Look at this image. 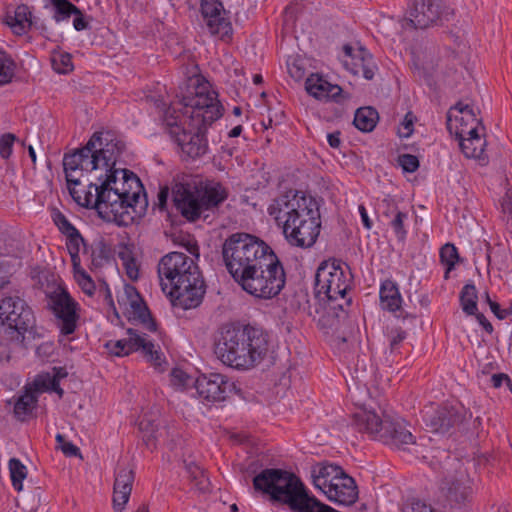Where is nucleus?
<instances>
[{"instance_id": "nucleus-1", "label": "nucleus", "mask_w": 512, "mask_h": 512, "mask_svg": "<svg viewBox=\"0 0 512 512\" xmlns=\"http://www.w3.org/2000/svg\"><path fill=\"white\" fill-rule=\"evenodd\" d=\"M124 144L110 132H95L86 145L65 154L63 167L69 193L107 222L128 226L148 207L145 189L132 171L116 168Z\"/></svg>"}, {"instance_id": "nucleus-2", "label": "nucleus", "mask_w": 512, "mask_h": 512, "mask_svg": "<svg viewBox=\"0 0 512 512\" xmlns=\"http://www.w3.org/2000/svg\"><path fill=\"white\" fill-rule=\"evenodd\" d=\"M180 90L176 97L184 111L178 112L173 103L164 113V122L184 154L190 158L201 157L208 150L207 127L222 116L224 109L218 94L201 76L190 77L185 91L182 87Z\"/></svg>"}, {"instance_id": "nucleus-3", "label": "nucleus", "mask_w": 512, "mask_h": 512, "mask_svg": "<svg viewBox=\"0 0 512 512\" xmlns=\"http://www.w3.org/2000/svg\"><path fill=\"white\" fill-rule=\"evenodd\" d=\"M268 213L282 225L283 234L290 245L310 248L316 243L321 219L317 202L311 196L290 189L272 201Z\"/></svg>"}, {"instance_id": "nucleus-4", "label": "nucleus", "mask_w": 512, "mask_h": 512, "mask_svg": "<svg viewBox=\"0 0 512 512\" xmlns=\"http://www.w3.org/2000/svg\"><path fill=\"white\" fill-rule=\"evenodd\" d=\"M158 276L162 291L174 307L196 308L206 291L204 280L195 261L182 252H171L161 258Z\"/></svg>"}, {"instance_id": "nucleus-5", "label": "nucleus", "mask_w": 512, "mask_h": 512, "mask_svg": "<svg viewBox=\"0 0 512 512\" xmlns=\"http://www.w3.org/2000/svg\"><path fill=\"white\" fill-rule=\"evenodd\" d=\"M269 351L268 334L250 325H225L216 344L221 362L237 370H249L260 364Z\"/></svg>"}, {"instance_id": "nucleus-6", "label": "nucleus", "mask_w": 512, "mask_h": 512, "mask_svg": "<svg viewBox=\"0 0 512 512\" xmlns=\"http://www.w3.org/2000/svg\"><path fill=\"white\" fill-rule=\"evenodd\" d=\"M274 254L268 244L248 233L231 234L222 245L223 262L235 281L246 273L260 269L268 256Z\"/></svg>"}, {"instance_id": "nucleus-7", "label": "nucleus", "mask_w": 512, "mask_h": 512, "mask_svg": "<svg viewBox=\"0 0 512 512\" xmlns=\"http://www.w3.org/2000/svg\"><path fill=\"white\" fill-rule=\"evenodd\" d=\"M352 425L393 448L405 450L415 444L410 425L398 415L385 414L380 418L374 411L362 410L353 415Z\"/></svg>"}, {"instance_id": "nucleus-8", "label": "nucleus", "mask_w": 512, "mask_h": 512, "mask_svg": "<svg viewBox=\"0 0 512 512\" xmlns=\"http://www.w3.org/2000/svg\"><path fill=\"white\" fill-rule=\"evenodd\" d=\"M226 197L220 184L203 186L196 182H179L172 187L175 209L190 222L201 218L206 211L218 207Z\"/></svg>"}, {"instance_id": "nucleus-9", "label": "nucleus", "mask_w": 512, "mask_h": 512, "mask_svg": "<svg viewBox=\"0 0 512 512\" xmlns=\"http://www.w3.org/2000/svg\"><path fill=\"white\" fill-rule=\"evenodd\" d=\"M346 270L340 262H323L317 269L315 275V296L319 301L326 302L330 309H339L344 313V305L350 304L346 299V293L351 284V273L349 267Z\"/></svg>"}, {"instance_id": "nucleus-10", "label": "nucleus", "mask_w": 512, "mask_h": 512, "mask_svg": "<svg viewBox=\"0 0 512 512\" xmlns=\"http://www.w3.org/2000/svg\"><path fill=\"white\" fill-rule=\"evenodd\" d=\"M241 276L235 282L248 294L271 299L277 296L285 286L286 274L276 254L268 256L260 269Z\"/></svg>"}, {"instance_id": "nucleus-11", "label": "nucleus", "mask_w": 512, "mask_h": 512, "mask_svg": "<svg viewBox=\"0 0 512 512\" xmlns=\"http://www.w3.org/2000/svg\"><path fill=\"white\" fill-rule=\"evenodd\" d=\"M0 319L7 325V339L27 348V340L34 337L35 317L26 301L17 295L4 297L0 302Z\"/></svg>"}, {"instance_id": "nucleus-12", "label": "nucleus", "mask_w": 512, "mask_h": 512, "mask_svg": "<svg viewBox=\"0 0 512 512\" xmlns=\"http://www.w3.org/2000/svg\"><path fill=\"white\" fill-rule=\"evenodd\" d=\"M407 15V20L414 28L427 29L450 22L454 16V9L444 0H414Z\"/></svg>"}, {"instance_id": "nucleus-13", "label": "nucleus", "mask_w": 512, "mask_h": 512, "mask_svg": "<svg viewBox=\"0 0 512 512\" xmlns=\"http://www.w3.org/2000/svg\"><path fill=\"white\" fill-rule=\"evenodd\" d=\"M127 335L128 337L124 339L108 341L105 344L108 352L121 357L134 351H141L144 357L154 366L161 365L162 353L147 334L135 329H128Z\"/></svg>"}, {"instance_id": "nucleus-14", "label": "nucleus", "mask_w": 512, "mask_h": 512, "mask_svg": "<svg viewBox=\"0 0 512 512\" xmlns=\"http://www.w3.org/2000/svg\"><path fill=\"white\" fill-rule=\"evenodd\" d=\"M49 307L57 320L60 333L62 335L73 334L80 319L79 304L68 291L59 287L51 293L49 295Z\"/></svg>"}, {"instance_id": "nucleus-15", "label": "nucleus", "mask_w": 512, "mask_h": 512, "mask_svg": "<svg viewBox=\"0 0 512 512\" xmlns=\"http://www.w3.org/2000/svg\"><path fill=\"white\" fill-rule=\"evenodd\" d=\"M198 396L207 402L224 401L235 389L234 382L220 373L200 375L194 382Z\"/></svg>"}, {"instance_id": "nucleus-16", "label": "nucleus", "mask_w": 512, "mask_h": 512, "mask_svg": "<svg viewBox=\"0 0 512 512\" xmlns=\"http://www.w3.org/2000/svg\"><path fill=\"white\" fill-rule=\"evenodd\" d=\"M200 11L211 34L228 33L230 22L219 0H201Z\"/></svg>"}, {"instance_id": "nucleus-17", "label": "nucleus", "mask_w": 512, "mask_h": 512, "mask_svg": "<svg viewBox=\"0 0 512 512\" xmlns=\"http://www.w3.org/2000/svg\"><path fill=\"white\" fill-rule=\"evenodd\" d=\"M461 422V413L456 407L450 405L441 406L425 416L426 427L433 433H447Z\"/></svg>"}, {"instance_id": "nucleus-18", "label": "nucleus", "mask_w": 512, "mask_h": 512, "mask_svg": "<svg viewBox=\"0 0 512 512\" xmlns=\"http://www.w3.org/2000/svg\"><path fill=\"white\" fill-rule=\"evenodd\" d=\"M325 494L330 501L345 506L354 504L358 499L355 480L346 473L330 485V488L325 490Z\"/></svg>"}, {"instance_id": "nucleus-19", "label": "nucleus", "mask_w": 512, "mask_h": 512, "mask_svg": "<svg viewBox=\"0 0 512 512\" xmlns=\"http://www.w3.org/2000/svg\"><path fill=\"white\" fill-rule=\"evenodd\" d=\"M123 297H125V304L131 307L134 318L140 320L148 331H156V323L151 318V314L147 306L133 285L126 284L124 286Z\"/></svg>"}, {"instance_id": "nucleus-20", "label": "nucleus", "mask_w": 512, "mask_h": 512, "mask_svg": "<svg viewBox=\"0 0 512 512\" xmlns=\"http://www.w3.org/2000/svg\"><path fill=\"white\" fill-rule=\"evenodd\" d=\"M445 490L447 500L451 504H463L472 494L471 480L464 472L447 479L442 487Z\"/></svg>"}, {"instance_id": "nucleus-21", "label": "nucleus", "mask_w": 512, "mask_h": 512, "mask_svg": "<svg viewBox=\"0 0 512 512\" xmlns=\"http://www.w3.org/2000/svg\"><path fill=\"white\" fill-rule=\"evenodd\" d=\"M344 66L354 75L362 74L367 80L373 79L377 66L372 55L364 48L357 50L355 60H343Z\"/></svg>"}, {"instance_id": "nucleus-22", "label": "nucleus", "mask_w": 512, "mask_h": 512, "mask_svg": "<svg viewBox=\"0 0 512 512\" xmlns=\"http://www.w3.org/2000/svg\"><path fill=\"white\" fill-rule=\"evenodd\" d=\"M344 473L343 469L337 465L318 464L312 468L311 477L314 486L325 493V490L337 482L338 478L342 477Z\"/></svg>"}, {"instance_id": "nucleus-23", "label": "nucleus", "mask_w": 512, "mask_h": 512, "mask_svg": "<svg viewBox=\"0 0 512 512\" xmlns=\"http://www.w3.org/2000/svg\"><path fill=\"white\" fill-rule=\"evenodd\" d=\"M455 109L459 114H463V119L470 121V126L468 129L459 128L458 125L455 126L456 139L468 137H483L480 131H484L485 128L482 125L481 120L476 117L474 109L470 105L463 104L461 102L455 105Z\"/></svg>"}, {"instance_id": "nucleus-24", "label": "nucleus", "mask_w": 512, "mask_h": 512, "mask_svg": "<svg viewBox=\"0 0 512 512\" xmlns=\"http://www.w3.org/2000/svg\"><path fill=\"white\" fill-rule=\"evenodd\" d=\"M44 382L36 379L32 385L25 388L24 393L17 399L14 412L18 417L32 412L38 401V394L44 390Z\"/></svg>"}, {"instance_id": "nucleus-25", "label": "nucleus", "mask_w": 512, "mask_h": 512, "mask_svg": "<svg viewBox=\"0 0 512 512\" xmlns=\"http://www.w3.org/2000/svg\"><path fill=\"white\" fill-rule=\"evenodd\" d=\"M307 92L317 99H335L342 91L338 85H332L317 74H311L305 82Z\"/></svg>"}, {"instance_id": "nucleus-26", "label": "nucleus", "mask_w": 512, "mask_h": 512, "mask_svg": "<svg viewBox=\"0 0 512 512\" xmlns=\"http://www.w3.org/2000/svg\"><path fill=\"white\" fill-rule=\"evenodd\" d=\"M379 294L383 309L393 313L400 311L402 297L395 282L391 280L382 282Z\"/></svg>"}, {"instance_id": "nucleus-27", "label": "nucleus", "mask_w": 512, "mask_h": 512, "mask_svg": "<svg viewBox=\"0 0 512 512\" xmlns=\"http://www.w3.org/2000/svg\"><path fill=\"white\" fill-rule=\"evenodd\" d=\"M32 14L27 5H19L13 15H7L6 23L13 29L14 33L21 35L32 25Z\"/></svg>"}, {"instance_id": "nucleus-28", "label": "nucleus", "mask_w": 512, "mask_h": 512, "mask_svg": "<svg viewBox=\"0 0 512 512\" xmlns=\"http://www.w3.org/2000/svg\"><path fill=\"white\" fill-rule=\"evenodd\" d=\"M457 140L461 151L467 158L485 159L486 140L483 137H468Z\"/></svg>"}, {"instance_id": "nucleus-29", "label": "nucleus", "mask_w": 512, "mask_h": 512, "mask_svg": "<svg viewBox=\"0 0 512 512\" xmlns=\"http://www.w3.org/2000/svg\"><path fill=\"white\" fill-rule=\"evenodd\" d=\"M378 113L372 107H361L355 112L353 123L362 132H371L377 123Z\"/></svg>"}, {"instance_id": "nucleus-30", "label": "nucleus", "mask_w": 512, "mask_h": 512, "mask_svg": "<svg viewBox=\"0 0 512 512\" xmlns=\"http://www.w3.org/2000/svg\"><path fill=\"white\" fill-rule=\"evenodd\" d=\"M388 211L384 212V215L389 217L392 216V219L389 222V225L393 229L396 234L398 240H404L407 235V231L404 226V222L408 220V214L398 210L395 205L388 204Z\"/></svg>"}, {"instance_id": "nucleus-31", "label": "nucleus", "mask_w": 512, "mask_h": 512, "mask_svg": "<svg viewBox=\"0 0 512 512\" xmlns=\"http://www.w3.org/2000/svg\"><path fill=\"white\" fill-rule=\"evenodd\" d=\"M477 290L475 285L466 284L460 292V303L467 315H475L477 312Z\"/></svg>"}, {"instance_id": "nucleus-32", "label": "nucleus", "mask_w": 512, "mask_h": 512, "mask_svg": "<svg viewBox=\"0 0 512 512\" xmlns=\"http://www.w3.org/2000/svg\"><path fill=\"white\" fill-rule=\"evenodd\" d=\"M81 245L84 247V251H85L86 250L85 241L78 230L75 231L74 233H70V234L66 235V246H67V250L70 254L73 267H78L79 263H81V260L79 257Z\"/></svg>"}, {"instance_id": "nucleus-33", "label": "nucleus", "mask_w": 512, "mask_h": 512, "mask_svg": "<svg viewBox=\"0 0 512 512\" xmlns=\"http://www.w3.org/2000/svg\"><path fill=\"white\" fill-rule=\"evenodd\" d=\"M53 6V19L59 23L67 20L71 15L80 14V9L68 0H51Z\"/></svg>"}, {"instance_id": "nucleus-34", "label": "nucleus", "mask_w": 512, "mask_h": 512, "mask_svg": "<svg viewBox=\"0 0 512 512\" xmlns=\"http://www.w3.org/2000/svg\"><path fill=\"white\" fill-rule=\"evenodd\" d=\"M9 470L14 489L20 492L23 488V480L27 476V468L16 458L9 460Z\"/></svg>"}, {"instance_id": "nucleus-35", "label": "nucleus", "mask_w": 512, "mask_h": 512, "mask_svg": "<svg viewBox=\"0 0 512 512\" xmlns=\"http://www.w3.org/2000/svg\"><path fill=\"white\" fill-rule=\"evenodd\" d=\"M440 260L441 263L446 266L445 278L449 277L450 271H452L459 260V254L457 248L451 244L446 243L440 249Z\"/></svg>"}, {"instance_id": "nucleus-36", "label": "nucleus", "mask_w": 512, "mask_h": 512, "mask_svg": "<svg viewBox=\"0 0 512 512\" xmlns=\"http://www.w3.org/2000/svg\"><path fill=\"white\" fill-rule=\"evenodd\" d=\"M14 74V61L0 49V86L10 83Z\"/></svg>"}, {"instance_id": "nucleus-37", "label": "nucleus", "mask_w": 512, "mask_h": 512, "mask_svg": "<svg viewBox=\"0 0 512 512\" xmlns=\"http://www.w3.org/2000/svg\"><path fill=\"white\" fill-rule=\"evenodd\" d=\"M73 269L74 278L77 281L78 285L81 287L82 291L85 294L92 296L95 292V284L92 278L81 267V263H79L78 267H73Z\"/></svg>"}, {"instance_id": "nucleus-38", "label": "nucleus", "mask_w": 512, "mask_h": 512, "mask_svg": "<svg viewBox=\"0 0 512 512\" xmlns=\"http://www.w3.org/2000/svg\"><path fill=\"white\" fill-rule=\"evenodd\" d=\"M134 481V473L129 468H120L116 474L114 482V490H124L131 492Z\"/></svg>"}, {"instance_id": "nucleus-39", "label": "nucleus", "mask_w": 512, "mask_h": 512, "mask_svg": "<svg viewBox=\"0 0 512 512\" xmlns=\"http://www.w3.org/2000/svg\"><path fill=\"white\" fill-rule=\"evenodd\" d=\"M186 470L192 482L202 491L207 489L208 478L205 472L197 464L190 462L186 464Z\"/></svg>"}, {"instance_id": "nucleus-40", "label": "nucleus", "mask_w": 512, "mask_h": 512, "mask_svg": "<svg viewBox=\"0 0 512 512\" xmlns=\"http://www.w3.org/2000/svg\"><path fill=\"white\" fill-rule=\"evenodd\" d=\"M119 258L122 260L127 276L133 281L137 280L139 277V268L131 252L128 250L121 251L119 252Z\"/></svg>"}, {"instance_id": "nucleus-41", "label": "nucleus", "mask_w": 512, "mask_h": 512, "mask_svg": "<svg viewBox=\"0 0 512 512\" xmlns=\"http://www.w3.org/2000/svg\"><path fill=\"white\" fill-rule=\"evenodd\" d=\"M193 379L183 370L174 368L170 373V383L176 389H186L194 385Z\"/></svg>"}, {"instance_id": "nucleus-42", "label": "nucleus", "mask_w": 512, "mask_h": 512, "mask_svg": "<svg viewBox=\"0 0 512 512\" xmlns=\"http://www.w3.org/2000/svg\"><path fill=\"white\" fill-rule=\"evenodd\" d=\"M53 221L55 225L58 227L59 231L63 235H68L70 233H74L78 229L74 225L70 223V221L66 218V216L60 212L59 210H55L52 214Z\"/></svg>"}, {"instance_id": "nucleus-43", "label": "nucleus", "mask_w": 512, "mask_h": 512, "mask_svg": "<svg viewBox=\"0 0 512 512\" xmlns=\"http://www.w3.org/2000/svg\"><path fill=\"white\" fill-rule=\"evenodd\" d=\"M457 111L455 109V106L452 107L449 112L447 113V129L451 134H455V126L458 125L459 128H466L468 129L470 126V121H467L466 119H463V114H460L461 116L458 117L457 115L453 116V112Z\"/></svg>"}, {"instance_id": "nucleus-44", "label": "nucleus", "mask_w": 512, "mask_h": 512, "mask_svg": "<svg viewBox=\"0 0 512 512\" xmlns=\"http://www.w3.org/2000/svg\"><path fill=\"white\" fill-rule=\"evenodd\" d=\"M52 65L57 73L65 74L72 70V62L69 54H60L58 57H53Z\"/></svg>"}, {"instance_id": "nucleus-45", "label": "nucleus", "mask_w": 512, "mask_h": 512, "mask_svg": "<svg viewBox=\"0 0 512 512\" xmlns=\"http://www.w3.org/2000/svg\"><path fill=\"white\" fill-rule=\"evenodd\" d=\"M398 164L404 172L413 173L419 168V160L415 155L402 154L398 157Z\"/></svg>"}, {"instance_id": "nucleus-46", "label": "nucleus", "mask_w": 512, "mask_h": 512, "mask_svg": "<svg viewBox=\"0 0 512 512\" xmlns=\"http://www.w3.org/2000/svg\"><path fill=\"white\" fill-rule=\"evenodd\" d=\"M407 333L401 328L392 329L389 335V347L391 353L398 352L400 345L406 339Z\"/></svg>"}, {"instance_id": "nucleus-47", "label": "nucleus", "mask_w": 512, "mask_h": 512, "mask_svg": "<svg viewBox=\"0 0 512 512\" xmlns=\"http://www.w3.org/2000/svg\"><path fill=\"white\" fill-rule=\"evenodd\" d=\"M15 140L16 137L12 133L3 134L0 137V156L3 159H8L11 156Z\"/></svg>"}, {"instance_id": "nucleus-48", "label": "nucleus", "mask_w": 512, "mask_h": 512, "mask_svg": "<svg viewBox=\"0 0 512 512\" xmlns=\"http://www.w3.org/2000/svg\"><path fill=\"white\" fill-rule=\"evenodd\" d=\"M287 69L289 75L295 80L300 81L305 77V68L302 60L293 59L287 62Z\"/></svg>"}, {"instance_id": "nucleus-49", "label": "nucleus", "mask_w": 512, "mask_h": 512, "mask_svg": "<svg viewBox=\"0 0 512 512\" xmlns=\"http://www.w3.org/2000/svg\"><path fill=\"white\" fill-rule=\"evenodd\" d=\"M414 120L415 116L412 112H408L403 121L400 123L398 127V134L402 138H408L412 135L414 130Z\"/></svg>"}, {"instance_id": "nucleus-50", "label": "nucleus", "mask_w": 512, "mask_h": 512, "mask_svg": "<svg viewBox=\"0 0 512 512\" xmlns=\"http://www.w3.org/2000/svg\"><path fill=\"white\" fill-rule=\"evenodd\" d=\"M14 347L20 346L12 343L6 336L3 340H0V364L8 363L10 361Z\"/></svg>"}, {"instance_id": "nucleus-51", "label": "nucleus", "mask_w": 512, "mask_h": 512, "mask_svg": "<svg viewBox=\"0 0 512 512\" xmlns=\"http://www.w3.org/2000/svg\"><path fill=\"white\" fill-rule=\"evenodd\" d=\"M130 494H131V492L124 491V490L117 489V490L113 491V504H114V509L117 512H121L124 509L126 503L129 500Z\"/></svg>"}, {"instance_id": "nucleus-52", "label": "nucleus", "mask_w": 512, "mask_h": 512, "mask_svg": "<svg viewBox=\"0 0 512 512\" xmlns=\"http://www.w3.org/2000/svg\"><path fill=\"white\" fill-rule=\"evenodd\" d=\"M60 449L67 457H82L80 449L69 441L61 445Z\"/></svg>"}, {"instance_id": "nucleus-53", "label": "nucleus", "mask_w": 512, "mask_h": 512, "mask_svg": "<svg viewBox=\"0 0 512 512\" xmlns=\"http://www.w3.org/2000/svg\"><path fill=\"white\" fill-rule=\"evenodd\" d=\"M503 382H505L507 384L508 388L510 389V387L512 386V381L508 377V375H506L504 373H498V374L492 375L491 383H492L493 387L499 388V387H501Z\"/></svg>"}, {"instance_id": "nucleus-54", "label": "nucleus", "mask_w": 512, "mask_h": 512, "mask_svg": "<svg viewBox=\"0 0 512 512\" xmlns=\"http://www.w3.org/2000/svg\"><path fill=\"white\" fill-rule=\"evenodd\" d=\"M53 353V344L44 342L36 348V354L41 358H48Z\"/></svg>"}, {"instance_id": "nucleus-55", "label": "nucleus", "mask_w": 512, "mask_h": 512, "mask_svg": "<svg viewBox=\"0 0 512 512\" xmlns=\"http://www.w3.org/2000/svg\"><path fill=\"white\" fill-rule=\"evenodd\" d=\"M490 309L494 313V315L500 320L505 319L510 313H512V310L501 309L500 305L497 302H490Z\"/></svg>"}, {"instance_id": "nucleus-56", "label": "nucleus", "mask_w": 512, "mask_h": 512, "mask_svg": "<svg viewBox=\"0 0 512 512\" xmlns=\"http://www.w3.org/2000/svg\"><path fill=\"white\" fill-rule=\"evenodd\" d=\"M502 210L512 216V191L508 190L501 202Z\"/></svg>"}, {"instance_id": "nucleus-57", "label": "nucleus", "mask_w": 512, "mask_h": 512, "mask_svg": "<svg viewBox=\"0 0 512 512\" xmlns=\"http://www.w3.org/2000/svg\"><path fill=\"white\" fill-rule=\"evenodd\" d=\"M76 17L73 20L74 29L77 31H82L88 28V22L84 19L83 13L80 11V14H74Z\"/></svg>"}, {"instance_id": "nucleus-58", "label": "nucleus", "mask_w": 512, "mask_h": 512, "mask_svg": "<svg viewBox=\"0 0 512 512\" xmlns=\"http://www.w3.org/2000/svg\"><path fill=\"white\" fill-rule=\"evenodd\" d=\"M340 135H341V133L339 131H335V132L329 133L327 135V141L332 148L340 147V144H341Z\"/></svg>"}, {"instance_id": "nucleus-59", "label": "nucleus", "mask_w": 512, "mask_h": 512, "mask_svg": "<svg viewBox=\"0 0 512 512\" xmlns=\"http://www.w3.org/2000/svg\"><path fill=\"white\" fill-rule=\"evenodd\" d=\"M359 213L361 216L362 223L366 229L372 228V221L370 220L368 213L363 205L359 206Z\"/></svg>"}, {"instance_id": "nucleus-60", "label": "nucleus", "mask_w": 512, "mask_h": 512, "mask_svg": "<svg viewBox=\"0 0 512 512\" xmlns=\"http://www.w3.org/2000/svg\"><path fill=\"white\" fill-rule=\"evenodd\" d=\"M476 318L477 320L479 321V323L481 324V326L485 329V331H487L488 333H492L493 331V326L492 324L486 319V317L481 314V313H476Z\"/></svg>"}, {"instance_id": "nucleus-61", "label": "nucleus", "mask_w": 512, "mask_h": 512, "mask_svg": "<svg viewBox=\"0 0 512 512\" xmlns=\"http://www.w3.org/2000/svg\"><path fill=\"white\" fill-rule=\"evenodd\" d=\"M412 512H434V510L430 506L418 502L413 504Z\"/></svg>"}, {"instance_id": "nucleus-62", "label": "nucleus", "mask_w": 512, "mask_h": 512, "mask_svg": "<svg viewBox=\"0 0 512 512\" xmlns=\"http://www.w3.org/2000/svg\"><path fill=\"white\" fill-rule=\"evenodd\" d=\"M343 52H344V55H345V59L355 60V57L357 55V51L355 52L352 46H350L348 44L344 45Z\"/></svg>"}, {"instance_id": "nucleus-63", "label": "nucleus", "mask_w": 512, "mask_h": 512, "mask_svg": "<svg viewBox=\"0 0 512 512\" xmlns=\"http://www.w3.org/2000/svg\"><path fill=\"white\" fill-rule=\"evenodd\" d=\"M241 132H242V126L237 125L229 131L228 135H229V137H238L241 134Z\"/></svg>"}, {"instance_id": "nucleus-64", "label": "nucleus", "mask_w": 512, "mask_h": 512, "mask_svg": "<svg viewBox=\"0 0 512 512\" xmlns=\"http://www.w3.org/2000/svg\"><path fill=\"white\" fill-rule=\"evenodd\" d=\"M167 197H168V191L167 190H161L159 192L158 198H159L160 205L166 203Z\"/></svg>"}]
</instances>
